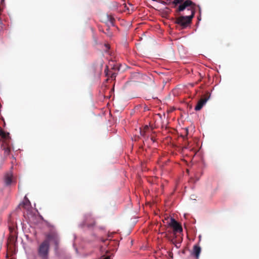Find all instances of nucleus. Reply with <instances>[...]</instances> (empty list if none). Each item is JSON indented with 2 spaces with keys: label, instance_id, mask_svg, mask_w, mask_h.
Here are the masks:
<instances>
[{
  "label": "nucleus",
  "instance_id": "nucleus-13",
  "mask_svg": "<svg viewBox=\"0 0 259 259\" xmlns=\"http://www.w3.org/2000/svg\"><path fill=\"white\" fill-rule=\"evenodd\" d=\"M13 176L12 174H7L5 176V181L7 185H10L12 182Z\"/></svg>",
  "mask_w": 259,
  "mask_h": 259
},
{
  "label": "nucleus",
  "instance_id": "nucleus-21",
  "mask_svg": "<svg viewBox=\"0 0 259 259\" xmlns=\"http://www.w3.org/2000/svg\"><path fill=\"white\" fill-rule=\"evenodd\" d=\"M187 11L188 12H187V14H189L188 15H190V11H188L187 10Z\"/></svg>",
  "mask_w": 259,
  "mask_h": 259
},
{
  "label": "nucleus",
  "instance_id": "nucleus-8",
  "mask_svg": "<svg viewBox=\"0 0 259 259\" xmlns=\"http://www.w3.org/2000/svg\"><path fill=\"white\" fill-rule=\"evenodd\" d=\"M139 78H141L142 80L140 81V82L146 84V85H149L153 83V79L146 74H139Z\"/></svg>",
  "mask_w": 259,
  "mask_h": 259
},
{
  "label": "nucleus",
  "instance_id": "nucleus-4",
  "mask_svg": "<svg viewBox=\"0 0 259 259\" xmlns=\"http://www.w3.org/2000/svg\"><path fill=\"white\" fill-rule=\"evenodd\" d=\"M167 224L169 226L172 228L175 233L182 232L183 229L181 225L174 218H171L167 220Z\"/></svg>",
  "mask_w": 259,
  "mask_h": 259
},
{
  "label": "nucleus",
  "instance_id": "nucleus-10",
  "mask_svg": "<svg viewBox=\"0 0 259 259\" xmlns=\"http://www.w3.org/2000/svg\"><path fill=\"white\" fill-rule=\"evenodd\" d=\"M1 147L5 151V155L7 156L9 155L11 151L10 143H8V144H2Z\"/></svg>",
  "mask_w": 259,
  "mask_h": 259
},
{
  "label": "nucleus",
  "instance_id": "nucleus-23",
  "mask_svg": "<svg viewBox=\"0 0 259 259\" xmlns=\"http://www.w3.org/2000/svg\"><path fill=\"white\" fill-rule=\"evenodd\" d=\"M117 65H121V63H118Z\"/></svg>",
  "mask_w": 259,
  "mask_h": 259
},
{
  "label": "nucleus",
  "instance_id": "nucleus-5",
  "mask_svg": "<svg viewBox=\"0 0 259 259\" xmlns=\"http://www.w3.org/2000/svg\"><path fill=\"white\" fill-rule=\"evenodd\" d=\"M48 240V242L50 243V241H52L55 245L57 247L59 243V238L57 233L55 231L50 232L46 236V239Z\"/></svg>",
  "mask_w": 259,
  "mask_h": 259
},
{
  "label": "nucleus",
  "instance_id": "nucleus-11",
  "mask_svg": "<svg viewBox=\"0 0 259 259\" xmlns=\"http://www.w3.org/2000/svg\"><path fill=\"white\" fill-rule=\"evenodd\" d=\"M201 252V248L197 245H195L193 246V254L196 258H198L199 254Z\"/></svg>",
  "mask_w": 259,
  "mask_h": 259
},
{
  "label": "nucleus",
  "instance_id": "nucleus-18",
  "mask_svg": "<svg viewBox=\"0 0 259 259\" xmlns=\"http://www.w3.org/2000/svg\"><path fill=\"white\" fill-rule=\"evenodd\" d=\"M29 204H30V202H29V201H28V202H26V203H24V205H26V206H29Z\"/></svg>",
  "mask_w": 259,
  "mask_h": 259
},
{
  "label": "nucleus",
  "instance_id": "nucleus-14",
  "mask_svg": "<svg viewBox=\"0 0 259 259\" xmlns=\"http://www.w3.org/2000/svg\"><path fill=\"white\" fill-rule=\"evenodd\" d=\"M162 11V12H163V14L165 15H169V14L170 13V12L171 11L170 9L169 8H168V7H165Z\"/></svg>",
  "mask_w": 259,
  "mask_h": 259
},
{
  "label": "nucleus",
  "instance_id": "nucleus-6",
  "mask_svg": "<svg viewBox=\"0 0 259 259\" xmlns=\"http://www.w3.org/2000/svg\"><path fill=\"white\" fill-rule=\"evenodd\" d=\"M209 98V95L208 93H207L205 95L204 97L201 98L200 100L198 102L196 106L195 107V110L196 111H199L202 109L203 106L206 103L207 101Z\"/></svg>",
  "mask_w": 259,
  "mask_h": 259
},
{
  "label": "nucleus",
  "instance_id": "nucleus-19",
  "mask_svg": "<svg viewBox=\"0 0 259 259\" xmlns=\"http://www.w3.org/2000/svg\"><path fill=\"white\" fill-rule=\"evenodd\" d=\"M185 132L186 133V136H187L188 134V128H186L185 130Z\"/></svg>",
  "mask_w": 259,
  "mask_h": 259
},
{
  "label": "nucleus",
  "instance_id": "nucleus-15",
  "mask_svg": "<svg viewBox=\"0 0 259 259\" xmlns=\"http://www.w3.org/2000/svg\"><path fill=\"white\" fill-rule=\"evenodd\" d=\"M108 23L110 25H111L112 26H113L114 25V18L112 17L111 16H108Z\"/></svg>",
  "mask_w": 259,
  "mask_h": 259
},
{
  "label": "nucleus",
  "instance_id": "nucleus-22",
  "mask_svg": "<svg viewBox=\"0 0 259 259\" xmlns=\"http://www.w3.org/2000/svg\"><path fill=\"white\" fill-rule=\"evenodd\" d=\"M171 241H172V243H175V241L173 239L171 240Z\"/></svg>",
  "mask_w": 259,
  "mask_h": 259
},
{
  "label": "nucleus",
  "instance_id": "nucleus-3",
  "mask_svg": "<svg viewBox=\"0 0 259 259\" xmlns=\"http://www.w3.org/2000/svg\"><path fill=\"white\" fill-rule=\"evenodd\" d=\"M120 66H106L104 72L107 76L110 77L112 79L115 78L116 76L115 71L119 70Z\"/></svg>",
  "mask_w": 259,
  "mask_h": 259
},
{
  "label": "nucleus",
  "instance_id": "nucleus-7",
  "mask_svg": "<svg viewBox=\"0 0 259 259\" xmlns=\"http://www.w3.org/2000/svg\"><path fill=\"white\" fill-rule=\"evenodd\" d=\"M0 136L2 138V144L10 143V137L9 133H6L2 129H0Z\"/></svg>",
  "mask_w": 259,
  "mask_h": 259
},
{
  "label": "nucleus",
  "instance_id": "nucleus-2",
  "mask_svg": "<svg viewBox=\"0 0 259 259\" xmlns=\"http://www.w3.org/2000/svg\"><path fill=\"white\" fill-rule=\"evenodd\" d=\"M50 246V243L48 242V240H45L40 243L37 248L38 255L40 258L41 259H48Z\"/></svg>",
  "mask_w": 259,
  "mask_h": 259
},
{
  "label": "nucleus",
  "instance_id": "nucleus-1",
  "mask_svg": "<svg viewBox=\"0 0 259 259\" xmlns=\"http://www.w3.org/2000/svg\"><path fill=\"white\" fill-rule=\"evenodd\" d=\"M172 4L176 8V13L177 14L185 10L190 11V15L181 16L176 19L175 23L179 25L182 29L187 28L192 23L194 16L196 5L190 0H174Z\"/></svg>",
  "mask_w": 259,
  "mask_h": 259
},
{
  "label": "nucleus",
  "instance_id": "nucleus-16",
  "mask_svg": "<svg viewBox=\"0 0 259 259\" xmlns=\"http://www.w3.org/2000/svg\"><path fill=\"white\" fill-rule=\"evenodd\" d=\"M156 2L159 3L160 4H162L163 5L170 4H172V2H169V3H167L166 2H165L162 0H156Z\"/></svg>",
  "mask_w": 259,
  "mask_h": 259
},
{
  "label": "nucleus",
  "instance_id": "nucleus-20",
  "mask_svg": "<svg viewBox=\"0 0 259 259\" xmlns=\"http://www.w3.org/2000/svg\"><path fill=\"white\" fill-rule=\"evenodd\" d=\"M151 140L153 141V142H154L155 141V139L153 137H151Z\"/></svg>",
  "mask_w": 259,
  "mask_h": 259
},
{
  "label": "nucleus",
  "instance_id": "nucleus-9",
  "mask_svg": "<svg viewBox=\"0 0 259 259\" xmlns=\"http://www.w3.org/2000/svg\"><path fill=\"white\" fill-rule=\"evenodd\" d=\"M84 225L88 227H92L95 225V220L90 214H87L84 215Z\"/></svg>",
  "mask_w": 259,
  "mask_h": 259
},
{
  "label": "nucleus",
  "instance_id": "nucleus-17",
  "mask_svg": "<svg viewBox=\"0 0 259 259\" xmlns=\"http://www.w3.org/2000/svg\"><path fill=\"white\" fill-rule=\"evenodd\" d=\"M104 46L106 48L105 51L107 52L110 49V46L108 44H105Z\"/></svg>",
  "mask_w": 259,
  "mask_h": 259
},
{
  "label": "nucleus",
  "instance_id": "nucleus-12",
  "mask_svg": "<svg viewBox=\"0 0 259 259\" xmlns=\"http://www.w3.org/2000/svg\"><path fill=\"white\" fill-rule=\"evenodd\" d=\"M152 130L153 128L150 130V127L148 125H146L143 127V128H140V134L142 136L145 137L146 136L147 133H149L150 131H152Z\"/></svg>",
  "mask_w": 259,
  "mask_h": 259
}]
</instances>
